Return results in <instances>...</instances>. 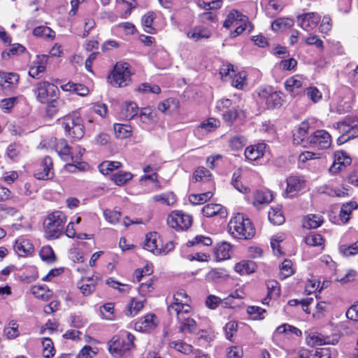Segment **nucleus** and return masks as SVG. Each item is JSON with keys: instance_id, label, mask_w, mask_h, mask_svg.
<instances>
[{"instance_id": "1", "label": "nucleus", "mask_w": 358, "mask_h": 358, "mask_svg": "<svg viewBox=\"0 0 358 358\" xmlns=\"http://www.w3.org/2000/svg\"><path fill=\"white\" fill-rule=\"evenodd\" d=\"M191 297L185 290L180 289L174 294L173 301L168 306L169 314L177 317L182 332L193 333L196 330V322L191 317Z\"/></svg>"}, {"instance_id": "2", "label": "nucleus", "mask_w": 358, "mask_h": 358, "mask_svg": "<svg viewBox=\"0 0 358 358\" xmlns=\"http://www.w3.org/2000/svg\"><path fill=\"white\" fill-rule=\"evenodd\" d=\"M228 229L229 234L237 239H250L255 234V229L252 222L241 213H237L231 218Z\"/></svg>"}, {"instance_id": "3", "label": "nucleus", "mask_w": 358, "mask_h": 358, "mask_svg": "<svg viewBox=\"0 0 358 358\" xmlns=\"http://www.w3.org/2000/svg\"><path fill=\"white\" fill-rule=\"evenodd\" d=\"M66 221V217L62 211L57 210L50 213L43 221L45 237L48 239L59 238Z\"/></svg>"}, {"instance_id": "4", "label": "nucleus", "mask_w": 358, "mask_h": 358, "mask_svg": "<svg viewBox=\"0 0 358 358\" xmlns=\"http://www.w3.org/2000/svg\"><path fill=\"white\" fill-rule=\"evenodd\" d=\"M131 66L127 62H117L108 76V82L115 87H124L131 81Z\"/></svg>"}, {"instance_id": "5", "label": "nucleus", "mask_w": 358, "mask_h": 358, "mask_svg": "<svg viewBox=\"0 0 358 358\" xmlns=\"http://www.w3.org/2000/svg\"><path fill=\"white\" fill-rule=\"evenodd\" d=\"M223 26L227 29L235 27L234 31L231 34V37H236L245 31L250 32L252 29L247 16L236 10L229 12L223 23Z\"/></svg>"}, {"instance_id": "6", "label": "nucleus", "mask_w": 358, "mask_h": 358, "mask_svg": "<svg viewBox=\"0 0 358 358\" xmlns=\"http://www.w3.org/2000/svg\"><path fill=\"white\" fill-rule=\"evenodd\" d=\"M59 92L57 86L45 80L38 83L34 90L37 100L42 103L57 99Z\"/></svg>"}, {"instance_id": "7", "label": "nucleus", "mask_w": 358, "mask_h": 358, "mask_svg": "<svg viewBox=\"0 0 358 358\" xmlns=\"http://www.w3.org/2000/svg\"><path fill=\"white\" fill-rule=\"evenodd\" d=\"M127 341L119 336H113L108 343L109 352L114 357L122 356L133 346L134 336L130 333H126Z\"/></svg>"}, {"instance_id": "8", "label": "nucleus", "mask_w": 358, "mask_h": 358, "mask_svg": "<svg viewBox=\"0 0 358 358\" xmlns=\"http://www.w3.org/2000/svg\"><path fill=\"white\" fill-rule=\"evenodd\" d=\"M62 127L65 132L72 138L80 139L84 136L82 120L76 115L65 117L62 121Z\"/></svg>"}, {"instance_id": "9", "label": "nucleus", "mask_w": 358, "mask_h": 358, "mask_svg": "<svg viewBox=\"0 0 358 358\" xmlns=\"http://www.w3.org/2000/svg\"><path fill=\"white\" fill-rule=\"evenodd\" d=\"M259 101L265 104L267 108L280 107L283 101L282 94L275 91L271 87L261 88L258 92Z\"/></svg>"}, {"instance_id": "10", "label": "nucleus", "mask_w": 358, "mask_h": 358, "mask_svg": "<svg viewBox=\"0 0 358 358\" xmlns=\"http://www.w3.org/2000/svg\"><path fill=\"white\" fill-rule=\"evenodd\" d=\"M168 225L177 231L187 229L192 223V217L180 210L172 211L167 217Z\"/></svg>"}, {"instance_id": "11", "label": "nucleus", "mask_w": 358, "mask_h": 358, "mask_svg": "<svg viewBox=\"0 0 358 358\" xmlns=\"http://www.w3.org/2000/svg\"><path fill=\"white\" fill-rule=\"evenodd\" d=\"M307 144L313 148L320 150L327 149L331 145V137L325 130H317L306 139Z\"/></svg>"}, {"instance_id": "12", "label": "nucleus", "mask_w": 358, "mask_h": 358, "mask_svg": "<svg viewBox=\"0 0 358 358\" xmlns=\"http://www.w3.org/2000/svg\"><path fill=\"white\" fill-rule=\"evenodd\" d=\"M339 338L340 336L338 334L324 336L318 332H310L306 336V343L311 347L322 345H336L338 343Z\"/></svg>"}, {"instance_id": "13", "label": "nucleus", "mask_w": 358, "mask_h": 358, "mask_svg": "<svg viewBox=\"0 0 358 358\" xmlns=\"http://www.w3.org/2000/svg\"><path fill=\"white\" fill-rule=\"evenodd\" d=\"M306 187V181L301 176H292L287 179V187L283 196L292 198L303 190Z\"/></svg>"}, {"instance_id": "14", "label": "nucleus", "mask_w": 358, "mask_h": 358, "mask_svg": "<svg viewBox=\"0 0 358 358\" xmlns=\"http://www.w3.org/2000/svg\"><path fill=\"white\" fill-rule=\"evenodd\" d=\"M185 35L187 38L198 42L202 40H206L211 37L212 31L203 24L195 25L185 31Z\"/></svg>"}, {"instance_id": "15", "label": "nucleus", "mask_w": 358, "mask_h": 358, "mask_svg": "<svg viewBox=\"0 0 358 358\" xmlns=\"http://www.w3.org/2000/svg\"><path fill=\"white\" fill-rule=\"evenodd\" d=\"M159 320L156 315L149 313L139 318L134 324L136 331L150 332L154 330L159 324Z\"/></svg>"}, {"instance_id": "16", "label": "nucleus", "mask_w": 358, "mask_h": 358, "mask_svg": "<svg viewBox=\"0 0 358 358\" xmlns=\"http://www.w3.org/2000/svg\"><path fill=\"white\" fill-rule=\"evenodd\" d=\"M85 151V148L78 145L73 148L70 159H71L73 164L69 163L66 165V169L69 171L74 172L76 169L80 171L86 170L88 167L87 164L81 162Z\"/></svg>"}, {"instance_id": "17", "label": "nucleus", "mask_w": 358, "mask_h": 358, "mask_svg": "<svg viewBox=\"0 0 358 358\" xmlns=\"http://www.w3.org/2000/svg\"><path fill=\"white\" fill-rule=\"evenodd\" d=\"M320 20L318 13H307L297 17V23L303 30L310 31L317 26Z\"/></svg>"}, {"instance_id": "18", "label": "nucleus", "mask_w": 358, "mask_h": 358, "mask_svg": "<svg viewBox=\"0 0 358 358\" xmlns=\"http://www.w3.org/2000/svg\"><path fill=\"white\" fill-rule=\"evenodd\" d=\"M306 85V80L301 75H294L286 80L285 88L292 96L299 94L303 86Z\"/></svg>"}, {"instance_id": "19", "label": "nucleus", "mask_w": 358, "mask_h": 358, "mask_svg": "<svg viewBox=\"0 0 358 358\" xmlns=\"http://www.w3.org/2000/svg\"><path fill=\"white\" fill-rule=\"evenodd\" d=\"M34 176L38 180H43L51 179L53 177V164L50 157L46 156L43 158Z\"/></svg>"}, {"instance_id": "20", "label": "nucleus", "mask_w": 358, "mask_h": 358, "mask_svg": "<svg viewBox=\"0 0 358 358\" xmlns=\"http://www.w3.org/2000/svg\"><path fill=\"white\" fill-rule=\"evenodd\" d=\"M48 59L49 56L47 55H38L29 68V75L34 78L41 77L46 70Z\"/></svg>"}, {"instance_id": "21", "label": "nucleus", "mask_w": 358, "mask_h": 358, "mask_svg": "<svg viewBox=\"0 0 358 358\" xmlns=\"http://www.w3.org/2000/svg\"><path fill=\"white\" fill-rule=\"evenodd\" d=\"M351 163L350 157L343 151H336L334 153V159L332 165L329 169L331 174H336Z\"/></svg>"}, {"instance_id": "22", "label": "nucleus", "mask_w": 358, "mask_h": 358, "mask_svg": "<svg viewBox=\"0 0 358 358\" xmlns=\"http://www.w3.org/2000/svg\"><path fill=\"white\" fill-rule=\"evenodd\" d=\"M266 149V145L264 143L248 146L245 150V157L248 161H258L264 157Z\"/></svg>"}, {"instance_id": "23", "label": "nucleus", "mask_w": 358, "mask_h": 358, "mask_svg": "<svg viewBox=\"0 0 358 358\" xmlns=\"http://www.w3.org/2000/svg\"><path fill=\"white\" fill-rule=\"evenodd\" d=\"M310 129L308 121L302 122L293 134V142L294 144L302 145L303 147L308 146L306 139Z\"/></svg>"}, {"instance_id": "24", "label": "nucleus", "mask_w": 358, "mask_h": 358, "mask_svg": "<svg viewBox=\"0 0 358 358\" xmlns=\"http://www.w3.org/2000/svg\"><path fill=\"white\" fill-rule=\"evenodd\" d=\"M15 252L19 257H27L34 252V248L31 241L25 238L19 237L13 245Z\"/></svg>"}, {"instance_id": "25", "label": "nucleus", "mask_w": 358, "mask_h": 358, "mask_svg": "<svg viewBox=\"0 0 358 358\" xmlns=\"http://www.w3.org/2000/svg\"><path fill=\"white\" fill-rule=\"evenodd\" d=\"M162 239L157 232H150L145 236L144 248L155 255H159Z\"/></svg>"}, {"instance_id": "26", "label": "nucleus", "mask_w": 358, "mask_h": 358, "mask_svg": "<svg viewBox=\"0 0 358 358\" xmlns=\"http://www.w3.org/2000/svg\"><path fill=\"white\" fill-rule=\"evenodd\" d=\"M334 127L338 129L340 132L347 135L348 139L358 137V124H354V122L348 123L345 120L337 122Z\"/></svg>"}, {"instance_id": "27", "label": "nucleus", "mask_w": 358, "mask_h": 358, "mask_svg": "<svg viewBox=\"0 0 358 358\" xmlns=\"http://www.w3.org/2000/svg\"><path fill=\"white\" fill-rule=\"evenodd\" d=\"M96 280L94 276L82 278L77 283L78 288L83 295L88 296L95 290Z\"/></svg>"}, {"instance_id": "28", "label": "nucleus", "mask_w": 358, "mask_h": 358, "mask_svg": "<svg viewBox=\"0 0 358 358\" xmlns=\"http://www.w3.org/2000/svg\"><path fill=\"white\" fill-rule=\"evenodd\" d=\"M145 302V299L131 298L126 306V315L129 317L136 316L143 309Z\"/></svg>"}, {"instance_id": "29", "label": "nucleus", "mask_w": 358, "mask_h": 358, "mask_svg": "<svg viewBox=\"0 0 358 358\" xmlns=\"http://www.w3.org/2000/svg\"><path fill=\"white\" fill-rule=\"evenodd\" d=\"M257 268L255 262L250 260H242L234 265L235 272L241 275L253 273Z\"/></svg>"}, {"instance_id": "30", "label": "nucleus", "mask_w": 358, "mask_h": 358, "mask_svg": "<svg viewBox=\"0 0 358 358\" xmlns=\"http://www.w3.org/2000/svg\"><path fill=\"white\" fill-rule=\"evenodd\" d=\"M220 125V122L219 120L210 117L205 120H203L199 126L197 127L196 132L203 136L209 132H212L215 131L217 128H218Z\"/></svg>"}, {"instance_id": "31", "label": "nucleus", "mask_w": 358, "mask_h": 358, "mask_svg": "<svg viewBox=\"0 0 358 358\" xmlns=\"http://www.w3.org/2000/svg\"><path fill=\"white\" fill-rule=\"evenodd\" d=\"M231 246L229 243L223 242L214 248V255L217 262L228 259L231 257Z\"/></svg>"}, {"instance_id": "32", "label": "nucleus", "mask_w": 358, "mask_h": 358, "mask_svg": "<svg viewBox=\"0 0 358 358\" xmlns=\"http://www.w3.org/2000/svg\"><path fill=\"white\" fill-rule=\"evenodd\" d=\"M228 278L224 269L215 268L210 269L205 275V280L209 282H220Z\"/></svg>"}, {"instance_id": "33", "label": "nucleus", "mask_w": 358, "mask_h": 358, "mask_svg": "<svg viewBox=\"0 0 358 358\" xmlns=\"http://www.w3.org/2000/svg\"><path fill=\"white\" fill-rule=\"evenodd\" d=\"M32 34L35 37L41 38L46 41H53L56 36L55 31L44 25L34 27Z\"/></svg>"}, {"instance_id": "34", "label": "nucleus", "mask_w": 358, "mask_h": 358, "mask_svg": "<svg viewBox=\"0 0 358 358\" xmlns=\"http://www.w3.org/2000/svg\"><path fill=\"white\" fill-rule=\"evenodd\" d=\"M285 335L287 336H291L295 335L296 336H301L302 332L298 328L292 326L289 324H283L278 327L273 334V338L277 337L278 335Z\"/></svg>"}, {"instance_id": "35", "label": "nucleus", "mask_w": 358, "mask_h": 358, "mask_svg": "<svg viewBox=\"0 0 358 358\" xmlns=\"http://www.w3.org/2000/svg\"><path fill=\"white\" fill-rule=\"evenodd\" d=\"M138 108L134 102H125L122 104L120 115L125 120H131L138 113Z\"/></svg>"}, {"instance_id": "36", "label": "nucleus", "mask_w": 358, "mask_h": 358, "mask_svg": "<svg viewBox=\"0 0 358 358\" xmlns=\"http://www.w3.org/2000/svg\"><path fill=\"white\" fill-rule=\"evenodd\" d=\"M273 200V194L270 190H257L254 194L253 204L255 206L259 205L268 204Z\"/></svg>"}, {"instance_id": "37", "label": "nucleus", "mask_w": 358, "mask_h": 358, "mask_svg": "<svg viewBox=\"0 0 358 358\" xmlns=\"http://www.w3.org/2000/svg\"><path fill=\"white\" fill-rule=\"evenodd\" d=\"M30 292L35 297L43 301H48L52 296V292L45 285L32 286Z\"/></svg>"}, {"instance_id": "38", "label": "nucleus", "mask_w": 358, "mask_h": 358, "mask_svg": "<svg viewBox=\"0 0 358 358\" xmlns=\"http://www.w3.org/2000/svg\"><path fill=\"white\" fill-rule=\"evenodd\" d=\"M155 113L150 108H144L141 110L139 117L143 127L148 129L155 122Z\"/></svg>"}, {"instance_id": "39", "label": "nucleus", "mask_w": 358, "mask_h": 358, "mask_svg": "<svg viewBox=\"0 0 358 358\" xmlns=\"http://www.w3.org/2000/svg\"><path fill=\"white\" fill-rule=\"evenodd\" d=\"M19 80V76L17 73L0 71V85L6 87H13L15 86Z\"/></svg>"}, {"instance_id": "40", "label": "nucleus", "mask_w": 358, "mask_h": 358, "mask_svg": "<svg viewBox=\"0 0 358 358\" xmlns=\"http://www.w3.org/2000/svg\"><path fill=\"white\" fill-rule=\"evenodd\" d=\"M203 214L208 217H211L217 215L224 216L226 214L224 208L218 203H208L202 208Z\"/></svg>"}, {"instance_id": "41", "label": "nucleus", "mask_w": 358, "mask_h": 358, "mask_svg": "<svg viewBox=\"0 0 358 358\" xmlns=\"http://www.w3.org/2000/svg\"><path fill=\"white\" fill-rule=\"evenodd\" d=\"M72 150L64 139H59L55 144V150L64 161L70 159Z\"/></svg>"}, {"instance_id": "42", "label": "nucleus", "mask_w": 358, "mask_h": 358, "mask_svg": "<svg viewBox=\"0 0 358 358\" xmlns=\"http://www.w3.org/2000/svg\"><path fill=\"white\" fill-rule=\"evenodd\" d=\"M267 285V297L263 300L264 304H268V299H275L280 294V288L279 283L275 280H269L266 283Z\"/></svg>"}, {"instance_id": "43", "label": "nucleus", "mask_w": 358, "mask_h": 358, "mask_svg": "<svg viewBox=\"0 0 358 358\" xmlns=\"http://www.w3.org/2000/svg\"><path fill=\"white\" fill-rule=\"evenodd\" d=\"M323 222V219L319 215L310 214L303 218V227L306 229H316Z\"/></svg>"}, {"instance_id": "44", "label": "nucleus", "mask_w": 358, "mask_h": 358, "mask_svg": "<svg viewBox=\"0 0 358 358\" xmlns=\"http://www.w3.org/2000/svg\"><path fill=\"white\" fill-rule=\"evenodd\" d=\"M358 208V205L355 201H350L344 203L340 211V218L343 223H346L350 218V215L353 210Z\"/></svg>"}, {"instance_id": "45", "label": "nucleus", "mask_w": 358, "mask_h": 358, "mask_svg": "<svg viewBox=\"0 0 358 358\" xmlns=\"http://www.w3.org/2000/svg\"><path fill=\"white\" fill-rule=\"evenodd\" d=\"M26 52V48L20 43L13 44L8 50L2 52L1 57L3 59H8L11 57L18 56Z\"/></svg>"}, {"instance_id": "46", "label": "nucleus", "mask_w": 358, "mask_h": 358, "mask_svg": "<svg viewBox=\"0 0 358 358\" xmlns=\"http://www.w3.org/2000/svg\"><path fill=\"white\" fill-rule=\"evenodd\" d=\"M155 202L166 206H173L176 202V196L173 192H166L153 196Z\"/></svg>"}, {"instance_id": "47", "label": "nucleus", "mask_w": 358, "mask_h": 358, "mask_svg": "<svg viewBox=\"0 0 358 358\" xmlns=\"http://www.w3.org/2000/svg\"><path fill=\"white\" fill-rule=\"evenodd\" d=\"M178 101L173 98L167 99L158 105V109L162 113H170L178 108Z\"/></svg>"}, {"instance_id": "48", "label": "nucleus", "mask_w": 358, "mask_h": 358, "mask_svg": "<svg viewBox=\"0 0 358 358\" xmlns=\"http://www.w3.org/2000/svg\"><path fill=\"white\" fill-rule=\"evenodd\" d=\"M132 178L133 175L130 172L118 171L112 176L111 180L114 182L115 185L118 186H122L127 182L131 180Z\"/></svg>"}, {"instance_id": "49", "label": "nucleus", "mask_w": 358, "mask_h": 358, "mask_svg": "<svg viewBox=\"0 0 358 358\" xmlns=\"http://www.w3.org/2000/svg\"><path fill=\"white\" fill-rule=\"evenodd\" d=\"M113 129L117 138H126L131 135V127L124 124H114Z\"/></svg>"}, {"instance_id": "50", "label": "nucleus", "mask_w": 358, "mask_h": 358, "mask_svg": "<svg viewBox=\"0 0 358 358\" xmlns=\"http://www.w3.org/2000/svg\"><path fill=\"white\" fill-rule=\"evenodd\" d=\"M307 245L313 247H320V250L324 249V239L318 234H313L307 236L305 238Z\"/></svg>"}, {"instance_id": "51", "label": "nucleus", "mask_w": 358, "mask_h": 358, "mask_svg": "<svg viewBox=\"0 0 358 358\" xmlns=\"http://www.w3.org/2000/svg\"><path fill=\"white\" fill-rule=\"evenodd\" d=\"M240 178L241 171L237 170L233 173L231 183L238 192L243 194H248L250 192V188L243 185L242 182L240 180Z\"/></svg>"}, {"instance_id": "52", "label": "nucleus", "mask_w": 358, "mask_h": 358, "mask_svg": "<svg viewBox=\"0 0 358 358\" xmlns=\"http://www.w3.org/2000/svg\"><path fill=\"white\" fill-rule=\"evenodd\" d=\"M121 165L119 162L105 161L99 164V170L103 175H108L114 170L121 167Z\"/></svg>"}, {"instance_id": "53", "label": "nucleus", "mask_w": 358, "mask_h": 358, "mask_svg": "<svg viewBox=\"0 0 358 358\" xmlns=\"http://www.w3.org/2000/svg\"><path fill=\"white\" fill-rule=\"evenodd\" d=\"M212 243L213 241L209 236L197 235L192 240L188 241L187 243V246H210L212 245Z\"/></svg>"}, {"instance_id": "54", "label": "nucleus", "mask_w": 358, "mask_h": 358, "mask_svg": "<svg viewBox=\"0 0 358 358\" xmlns=\"http://www.w3.org/2000/svg\"><path fill=\"white\" fill-rule=\"evenodd\" d=\"M3 335L8 339H14L20 335L18 324L14 320L10 321L3 329Z\"/></svg>"}, {"instance_id": "55", "label": "nucleus", "mask_w": 358, "mask_h": 358, "mask_svg": "<svg viewBox=\"0 0 358 358\" xmlns=\"http://www.w3.org/2000/svg\"><path fill=\"white\" fill-rule=\"evenodd\" d=\"M268 220L273 224H282L285 222V217L280 208H271L268 212Z\"/></svg>"}, {"instance_id": "56", "label": "nucleus", "mask_w": 358, "mask_h": 358, "mask_svg": "<svg viewBox=\"0 0 358 358\" xmlns=\"http://www.w3.org/2000/svg\"><path fill=\"white\" fill-rule=\"evenodd\" d=\"M292 262L289 259H285L280 266V277L285 279L294 273Z\"/></svg>"}, {"instance_id": "57", "label": "nucleus", "mask_w": 358, "mask_h": 358, "mask_svg": "<svg viewBox=\"0 0 358 358\" xmlns=\"http://www.w3.org/2000/svg\"><path fill=\"white\" fill-rule=\"evenodd\" d=\"M155 18V15L152 12H148L143 16L142 24L147 33L153 34L155 32V29L152 27Z\"/></svg>"}, {"instance_id": "58", "label": "nucleus", "mask_w": 358, "mask_h": 358, "mask_svg": "<svg viewBox=\"0 0 358 358\" xmlns=\"http://www.w3.org/2000/svg\"><path fill=\"white\" fill-rule=\"evenodd\" d=\"M113 303H106L99 308L102 317L107 320H113L115 318Z\"/></svg>"}, {"instance_id": "59", "label": "nucleus", "mask_w": 358, "mask_h": 358, "mask_svg": "<svg viewBox=\"0 0 358 358\" xmlns=\"http://www.w3.org/2000/svg\"><path fill=\"white\" fill-rule=\"evenodd\" d=\"M294 25V21L290 18H279L275 20L271 28L273 31L290 28Z\"/></svg>"}, {"instance_id": "60", "label": "nucleus", "mask_w": 358, "mask_h": 358, "mask_svg": "<svg viewBox=\"0 0 358 358\" xmlns=\"http://www.w3.org/2000/svg\"><path fill=\"white\" fill-rule=\"evenodd\" d=\"M236 71L234 66L230 64H224L220 69V74L224 81H229Z\"/></svg>"}, {"instance_id": "61", "label": "nucleus", "mask_w": 358, "mask_h": 358, "mask_svg": "<svg viewBox=\"0 0 358 358\" xmlns=\"http://www.w3.org/2000/svg\"><path fill=\"white\" fill-rule=\"evenodd\" d=\"M285 239V235L283 234H277L273 236L271 239V245L273 249L274 254L277 256L283 255L280 249V243Z\"/></svg>"}, {"instance_id": "62", "label": "nucleus", "mask_w": 358, "mask_h": 358, "mask_svg": "<svg viewBox=\"0 0 358 358\" xmlns=\"http://www.w3.org/2000/svg\"><path fill=\"white\" fill-rule=\"evenodd\" d=\"M43 356L45 358H51L55 355L53 342L49 338H44L42 341Z\"/></svg>"}, {"instance_id": "63", "label": "nucleus", "mask_w": 358, "mask_h": 358, "mask_svg": "<svg viewBox=\"0 0 358 358\" xmlns=\"http://www.w3.org/2000/svg\"><path fill=\"white\" fill-rule=\"evenodd\" d=\"M41 258L47 262L51 263L56 260V257L52 248L50 245L42 247L40 251Z\"/></svg>"}, {"instance_id": "64", "label": "nucleus", "mask_w": 358, "mask_h": 358, "mask_svg": "<svg viewBox=\"0 0 358 358\" xmlns=\"http://www.w3.org/2000/svg\"><path fill=\"white\" fill-rule=\"evenodd\" d=\"M340 252L344 256L349 257L358 253V241L351 245H341L339 247Z\"/></svg>"}]
</instances>
